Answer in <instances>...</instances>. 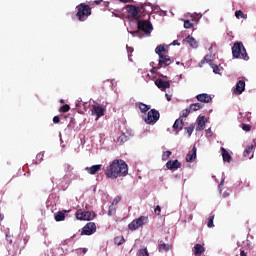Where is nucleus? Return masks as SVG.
Segmentation results:
<instances>
[{"mask_svg": "<svg viewBox=\"0 0 256 256\" xmlns=\"http://www.w3.org/2000/svg\"><path fill=\"white\" fill-rule=\"evenodd\" d=\"M129 166L123 159H115L106 167L105 175L108 179H118V177H127Z\"/></svg>", "mask_w": 256, "mask_h": 256, "instance_id": "1", "label": "nucleus"}, {"mask_svg": "<svg viewBox=\"0 0 256 256\" xmlns=\"http://www.w3.org/2000/svg\"><path fill=\"white\" fill-rule=\"evenodd\" d=\"M155 53L158 54L159 60H158V69H161V67H169L171 63H173V60L169 55H167V48L163 45H159L155 48Z\"/></svg>", "mask_w": 256, "mask_h": 256, "instance_id": "2", "label": "nucleus"}, {"mask_svg": "<svg viewBox=\"0 0 256 256\" xmlns=\"http://www.w3.org/2000/svg\"><path fill=\"white\" fill-rule=\"evenodd\" d=\"M232 56L234 59H244V61H249V55H247V50L243 46V42H236L232 46Z\"/></svg>", "mask_w": 256, "mask_h": 256, "instance_id": "3", "label": "nucleus"}, {"mask_svg": "<svg viewBox=\"0 0 256 256\" xmlns=\"http://www.w3.org/2000/svg\"><path fill=\"white\" fill-rule=\"evenodd\" d=\"M77 9V13H76V17L78 19V21H87V18L90 17L91 13H92V9L91 6L85 4V3H81L79 5L76 6Z\"/></svg>", "mask_w": 256, "mask_h": 256, "instance_id": "4", "label": "nucleus"}, {"mask_svg": "<svg viewBox=\"0 0 256 256\" xmlns=\"http://www.w3.org/2000/svg\"><path fill=\"white\" fill-rule=\"evenodd\" d=\"M160 117H161V114L157 110L151 109L148 111V114L144 118V121L145 123H147V125H155V123H157Z\"/></svg>", "mask_w": 256, "mask_h": 256, "instance_id": "5", "label": "nucleus"}, {"mask_svg": "<svg viewBox=\"0 0 256 256\" xmlns=\"http://www.w3.org/2000/svg\"><path fill=\"white\" fill-rule=\"evenodd\" d=\"M126 11L130 15L133 21H139L141 19V9L135 5H126Z\"/></svg>", "mask_w": 256, "mask_h": 256, "instance_id": "6", "label": "nucleus"}, {"mask_svg": "<svg viewBox=\"0 0 256 256\" xmlns=\"http://www.w3.org/2000/svg\"><path fill=\"white\" fill-rule=\"evenodd\" d=\"M148 217L147 216H140L137 219H134L129 225H128V229L130 231H137V229H139L140 227H143V225H145V223H147L148 221Z\"/></svg>", "mask_w": 256, "mask_h": 256, "instance_id": "7", "label": "nucleus"}, {"mask_svg": "<svg viewBox=\"0 0 256 256\" xmlns=\"http://www.w3.org/2000/svg\"><path fill=\"white\" fill-rule=\"evenodd\" d=\"M138 31H143L146 35H150L153 31V25L147 20H137Z\"/></svg>", "mask_w": 256, "mask_h": 256, "instance_id": "8", "label": "nucleus"}, {"mask_svg": "<svg viewBox=\"0 0 256 256\" xmlns=\"http://www.w3.org/2000/svg\"><path fill=\"white\" fill-rule=\"evenodd\" d=\"M76 218L79 221H91L95 219V212L78 210L76 212Z\"/></svg>", "mask_w": 256, "mask_h": 256, "instance_id": "9", "label": "nucleus"}, {"mask_svg": "<svg viewBox=\"0 0 256 256\" xmlns=\"http://www.w3.org/2000/svg\"><path fill=\"white\" fill-rule=\"evenodd\" d=\"M97 231V225L94 222H88L83 228L80 235H93Z\"/></svg>", "mask_w": 256, "mask_h": 256, "instance_id": "10", "label": "nucleus"}, {"mask_svg": "<svg viewBox=\"0 0 256 256\" xmlns=\"http://www.w3.org/2000/svg\"><path fill=\"white\" fill-rule=\"evenodd\" d=\"M155 85L160 89V91H165V89H169L171 87V82L164 81L163 79L159 78L155 80Z\"/></svg>", "mask_w": 256, "mask_h": 256, "instance_id": "11", "label": "nucleus"}, {"mask_svg": "<svg viewBox=\"0 0 256 256\" xmlns=\"http://www.w3.org/2000/svg\"><path fill=\"white\" fill-rule=\"evenodd\" d=\"M92 115H96V119H101L105 115V108L102 106H93Z\"/></svg>", "mask_w": 256, "mask_h": 256, "instance_id": "12", "label": "nucleus"}, {"mask_svg": "<svg viewBox=\"0 0 256 256\" xmlns=\"http://www.w3.org/2000/svg\"><path fill=\"white\" fill-rule=\"evenodd\" d=\"M166 167L170 171H177V169H181V162L179 160H170L166 163Z\"/></svg>", "mask_w": 256, "mask_h": 256, "instance_id": "13", "label": "nucleus"}, {"mask_svg": "<svg viewBox=\"0 0 256 256\" xmlns=\"http://www.w3.org/2000/svg\"><path fill=\"white\" fill-rule=\"evenodd\" d=\"M195 159H197V147L194 146L186 155V161L187 163H192V161H195Z\"/></svg>", "mask_w": 256, "mask_h": 256, "instance_id": "14", "label": "nucleus"}, {"mask_svg": "<svg viewBox=\"0 0 256 256\" xmlns=\"http://www.w3.org/2000/svg\"><path fill=\"white\" fill-rule=\"evenodd\" d=\"M245 91V82L244 80H239L236 84V88L234 89L235 95H241Z\"/></svg>", "mask_w": 256, "mask_h": 256, "instance_id": "15", "label": "nucleus"}, {"mask_svg": "<svg viewBox=\"0 0 256 256\" xmlns=\"http://www.w3.org/2000/svg\"><path fill=\"white\" fill-rule=\"evenodd\" d=\"M196 99L201 103H211V101H213V98L209 94L205 93L197 95Z\"/></svg>", "mask_w": 256, "mask_h": 256, "instance_id": "16", "label": "nucleus"}, {"mask_svg": "<svg viewBox=\"0 0 256 256\" xmlns=\"http://www.w3.org/2000/svg\"><path fill=\"white\" fill-rule=\"evenodd\" d=\"M101 170V164L93 165L91 167H86L85 171L89 173V175H97L99 171Z\"/></svg>", "mask_w": 256, "mask_h": 256, "instance_id": "17", "label": "nucleus"}, {"mask_svg": "<svg viewBox=\"0 0 256 256\" xmlns=\"http://www.w3.org/2000/svg\"><path fill=\"white\" fill-rule=\"evenodd\" d=\"M185 125V122H183V118H178L174 124H173V129L176 131V133H179L183 129Z\"/></svg>", "mask_w": 256, "mask_h": 256, "instance_id": "18", "label": "nucleus"}, {"mask_svg": "<svg viewBox=\"0 0 256 256\" xmlns=\"http://www.w3.org/2000/svg\"><path fill=\"white\" fill-rule=\"evenodd\" d=\"M171 249H173V245L171 244H165V242H163V240H161L159 242V245H158V251L163 252H167V251H171Z\"/></svg>", "mask_w": 256, "mask_h": 256, "instance_id": "19", "label": "nucleus"}, {"mask_svg": "<svg viewBox=\"0 0 256 256\" xmlns=\"http://www.w3.org/2000/svg\"><path fill=\"white\" fill-rule=\"evenodd\" d=\"M65 171L66 174L64 175V179H75V177L73 176L75 174L73 173V168L71 167V165L66 164Z\"/></svg>", "mask_w": 256, "mask_h": 256, "instance_id": "20", "label": "nucleus"}, {"mask_svg": "<svg viewBox=\"0 0 256 256\" xmlns=\"http://www.w3.org/2000/svg\"><path fill=\"white\" fill-rule=\"evenodd\" d=\"M255 148V146L250 145L247 146L244 150V157H246V159H253V149Z\"/></svg>", "mask_w": 256, "mask_h": 256, "instance_id": "21", "label": "nucleus"}, {"mask_svg": "<svg viewBox=\"0 0 256 256\" xmlns=\"http://www.w3.org/2000/svg\"><path fill=\"white\" fill-rule=\"evenodd\" d=\"M220 151L222 153L223 161H226L227 163H231V154H229V151L225 149L224 147L220 148Z\"/></svg>", "mask_w": 256, "mask_h": 256, "instance_id": "22", "label": "nucleus"}, {"mask_svg": "<svg viewBox=\"0 0 256 256\" xmlns=\"http://www.w3.org/2000/svg\"><path fill=\"white\" fill-rule=\"evenodd\" d=\"M130 136H131V135H130L128 132L122 133V134L118 137L117 143H119L120 145H123V143H127V141H129V137H130Z\"/></svg>", "mask_w": 256, "mask_h": 256, "instance_id": "23", "label": "nucleus"}, {"mask_svg": "<svg viewBox=\"0 0 256 256\" xmlns=\"http://www.w3.org/2000/svg\"><path fill=\"white\" fill-rule=\"evenodd\" d=\"M192 251H193V254L196 255V256L197 255H203V252L205 251V247H203V245H201V244H196L193 247Z\"/></svg>", "mask_w": 256, "mask_h": 256, "instance_id": "24", "label": "nucleus"}, {"mask_svg": "<svg viewBox=\"0 0 256 256\" xmlns=\"http://www.w3.org/2000/svg\"><path fill=\"white\" fill-rule=\"evenodd\" d=\"M136 107H138V109L141 111V113H147V111H149V109H151V106L143 103V102H137Z\"/></svg>", "mask_w": 256, "mask_h": 256, "instance_id": "25", "label": "nucleus"}, {"mask_svg": "<svg viewBox=\"0 0 256 256\" xmlns=\"http://www.w3.org/2000/svg\"><path fill=\"white\" fill-rule=\"evenodd\" d=\"M205 123V116L198 117V126L196 131H203V129H205Z\"/></svg>", "mask_w": 256, "mask_h": 256, "instance_id": "26", "label": "nucleus"}, {"mask_svg": "<svg viewBox=\"0 0 256 256\" xmlns=\"http://www.w3.org/2000/svg\"><path fill=\"white\" fill-rule=\"evenodd\" d=\"M186 43H188V45H190V47H193V49H197V40H195V38H193V36H188L186 38Z\"/></svg>", "mask_w": 256, "mask_h": 256, "instance_id": "27", "label": "nucleus"}, {"mask_svg": "<svg viewBox=\"0 0 256 256\" xmlns=\"http://www.w3.org/2000/svg\"><path fill=\"white\" fill-rule=\"evenodd\" d=\"M65 213H67V211L65 210L63 211H59L55 214L54 219L55 221L59 222V221H65Z\"/></svg>", "mask_w": 256, "mask_h": 256, "instance_id": "28", "label": "nucleus"}, {"mask_svg": "<svg viewBox=\"0 0 256 256\" xmlns=\"http://www.w3.org/2000/svg\"><path fill=\"white\" fill-rule=\"evenodd\" d=\"M190 111H199V109H203V104L194 103L189 106Z\"/></svg>", "mask_w": 256, "mask_h": 256, "instance_id": "29", "label": "nucleus"}, {"mask_svg": "<svg viewBox=\"0 0 256 256\" xmlns=\"http://www.w3.org/2000/svg\"><path fill=\"white\" fill-rule=\"evenodd\" d=\"M185 131L188 137H191V135H193V131H195V124H191L190 126L185 127Z\"/></svg>", "mask_w": 256, "mask_h": 256, "instance_id": "30", "label": "nucleus"}, {"mask_svg": "<svg viewBox=\"0 0 256 256\" xmlns=\"http://www.w3.org/2000/svg\"><path fill=\"white\" fill-rule=\"evenodd\" d=\"M236 19H247V14L243 13L241 10L235 12Z\"/></svg>", "mask_w": 256, "mask_h": 256, "instance_id": "31", "label": "nucleus"}, {"mask_svg": "<svg viewBox=\"0 0 256 256\" xmlns=\"http://www.w3.org/2000/svg\"><path fill=\"white\" fill-rule=\"evenodd\" d=\"M115 245H123L125 243V238L123 236H118L114 238Z\"/></svg>", "mask_w": 256, "mask_h": 256, "instance_id": "32", "label": "nucleus"}, {"mask_svg": "<svg viewBox=\"0 0 256 256\" xmlns=\"http://www.w3.org/2000/svg\"><path fill=\"white\" fill-rule=\"evenodd\" d=\"M189 113H191V110L189 108L182 110V112L180 114V119H185V118L189 117Z\"/></svg>", "mask_w": 256, "mask_h": 256, "instance_id": "33", "label": "nucleus"}, {"mask_svg": "<svg viewBox=\"0 0 256 256\" xmlns=\"http://www.w3.org/2000/svg\"><path fill=\"white\" fill-rule=\"evenodd\" d=\"M70 109H71V107L69 106V104H65L59 108V112L60 113H68V111H70Z\"/></svg>", "mask_w": 256, "mask_h": 256, "instance_id": "34", "label": "nucleus"}, {"mask_svg": "<svg viewBox=\"0 0 256 256\" xmlns=\"http://www.w3.org/2000/svg\"><path fill=\"white\" fill-rule=\"evenodd\" d=\"M172 155V152L167 150L165 152H163L162 154V161H167V159H169Z\"/></svg>", "mask_w": 256, "mask_h": 256, "instance_id": "35", "label": "nucleus"}, {"mask_svg": "<svg viewBox=\"0 0 256 256\" xmlns=\"http://www.w3.org/2000/svg\"><path fill=\"white\" fill-rule=\"evenodd\" d=\"M214 219H215V215L209 216L208 222H207V227H209V228L215 227V224H213Z\"/></svg>", "mask_w": 256, "mask_h": 256, "instance_id": "36", "label": "nucleus"}, {"mask_svg": "<svg viewBox=\"0 0 256 256\" xmlns=\"http://www.w3.org/2000/svg\"><path fill=\"white\" fill-rule=\"evenodd\" d=\"M191 27H193V23H191V21H189V20H185L184 21V29H191Z\"/></svg>", "mask_w": 256, "mask_h": 256, "instance_id": "37", "label": "nucleus"}, {"mask_svg": "<svg viewBox=\"0 0 256 256\" xmlns=\"http://www.w3.org/2000/svg\"><path fill=\"white\" fill-rule=\"evenodd\" d=\"M211 65V67H212V69H213V73H216V74H219V71H221L220 69H219V66H217V64H210Z\"/></svg>", "mask_w": 256, "mask_h": 256, "instance_id": "38", "label": "nucleus"}, {"mask_svg": "<svg viewBox=\"0 0 256 256\" xmlns=\"http://www.w3.org/2000/svg\"><path fill=\"white\" fill-rule=\"evenodd\" d=\"M243 131H251V125L249 124H242Z\"/></svg>", "mask_w": 256, "mask_h": 256, "instance_id": "39", "label": "nucleus"}, {"mask_svg": "<svg viewBox=\"0 0 256 256\" xmlns=\"http://www.w3.org/2000/svg\"><path fill=\"white\" fill-rule=\"evenodd\" d=\"M121 201V197L120 196H116L112 202V205H117L119 202Z\"/></svg>", "mask_w": 256, "mask_h": 256, "instance_id": "40", "label": "nucleus"}, {"mask_svg": "<svg viewBox=\"0 0 256 256\" xmlns=\"http://www.w3.org/2000/svg\"><path fill=\"white\" fill-rule=\"evenodd\" d=\"M155 215H161V206H156L154 209Z\"/></svg>", "mask_w": 256, "mask_h": 256, "instance_id": "41", "label": "nucleus"}, {"mask_svg": "<svg viewBox=\"0 0 256 256\" xmlns=\"http://www.w3.org/2000/svg\"><path fill=\"white\" fill-rule=\"evenodd\" d=\"M53 123H61V119L59 118V116H54Z\"/></svg>", "mask_w": 256, "mask_h": 256, "instance_id": "42", "label": "nucleus"}, {"mask_svg": "<svg viewBox=\"0 0 256 256\" xmlns=\"http://www.w3.org/2000/svg\"><path fill=\"white\" fill-rule=\"evenodd\" d=\"M120 3H133V0H119Z\"/></svg>", "mask_w": 256, "mask_h": 256, "instance_id": "43", "label": "nucleus"}, {"mask_svg": "<svg viewBox=\"0 0 256 256\" xmlns=\"http://www.w3.org/2000/svg\"><path fill=\"white\" fill-rule=\"evenodd\" d=\"M101 3H103V0H95L94 1L95 5H101Z\"/></svg>", "mask_w": 256, "mask_h": 256, "instance_id": "44", "label": "nucleus"}, {"mask_svg": "<svg viewBox=\"0 0 256 256\" xmlns=\"http://www.w3.org/2000/svg\"><path fill=\"white\" fill-rule=\"evenodd\" d=\"M71 123H73V125H75V118H71L70 124L68 125V127H73V126L71 125Z\"/></svg>", "mask_w": 256, "mask_h": 256, "instance_id": "45", "label": "nucleus"}, {"mask_svg": "<svg viewBox=\"0 0 256 256\" xmlns=\"http://www.w3.org/2000/svg\"><path fill=\"white\" fill-rule=\"evenodd\" d=\"M127 51H128V53H133V48H132V47L127 46Z\"/></svg>", "mask_w": 256, "mask_h": 256, "instance_id": "46", "label": "nucleus"}, {"mask_svg": "<svg viewBox=\"0 0 256 256\" xmlns=\"http://www.w3.org/2000/svg\"><path fill=\"white\" fill-rule=\"evenodd\" d=\"M165 97H166L167 101H171V95L165 94Z\"/></svg>", "mask_w": 256, "mask_h": 256, "instance_id": "47", "label": "nucleus"}, {"mask_svg": "<svg viewBox=\"0 0 256 256\" xmlns=\"http://www.w3.org/2000/svg\"><path fill=\"white\" fill-rule=\"evenodd\" d=\"M240 256H247V253H245V250H241Z\"/></svg>", "mask_w": 256, "mask_h": 256, "instance_id": "48", "label": "nucleus"}, {"mask_svg": "<svg viewBox=\"0 0 256 256\" xmlns=\"http://www.w3.org/2000/svg\"><path fill=\"white\" fill-rule=\"evenodd\" d=\"M172 45H179V41H178V40H174V41L172 42Z\"/></svg>", "mask_w": 256, "mask_h": 256, "instance_id": "49", "label": "nucleus"}, {"mask_svg": "<svg viewBox=\"0 0 256 256\" xmlns=\"http://www.w3.org/2000/svg\"><path fill=\"white\" fill-rule=\"evenodd\" d=\"M88 249L87 248H83L82 249V253L85 255V253H87Z\"/></svg>", "mask_w": 256, "mask_h": 256, "instance_id": "50", "label": "nucleus"}, {"mask_svg": "<svg viewBox=\"0 0 256 256\" xmlns=\"http://www.w3.org/2000/svg\"><path fill=\"white\" fill-rule=\"evenodd\" d=\"M76 107H81V102L80 101L76 102Z\"/></svg>", "mask_w": 256, "mask_h": 256, "instance_id": "51", "label": "nucleus"}, {"mask_svg": "<svg viewBox=\"0 0 256 256\" xmlns=\"http://www.w3.org/2000/svg\"><path fill=\"white\" fill-rule=\"evenodd\" d=\"M137 33H139V31H134L132 32V35H137Z\"/></svg>", "mask_w": 256, "mask_h": 256, "instance_id": "52", "label": "nucleus"}, {"mask_svg": "<svg viewBox=\"0 0 256 256\" xmlns=\"http://www.w3.org/2000/svg\"><path fill=\"white\" fill-rule=\"evenodd\" d=\"M111 206L109 207L108 215H111Z\"/></svg>", "mask_w": 256, "mask_h": 256, "instance_id": "53", "label": "nucleus"}, {"mask_svg": "<svg viewBox=\"0 0 256 256\" xmlns=\"http://www.w3.org/2000/svg\"><path fill=\"white\" fill-rule=\"evenodd\" d=\"M203 63H205V60H202V61L200 62V67H201V65H203Z\"/></svg>", "mask_w": 256, "mask_h": 256, "instance_id": "54", "label": "nucleus"}, {"mask_svg": "<svg viewBox=\"0 0 256 256\" xmlns=\"http://www.w3.org/2000/svg\"><path fill=\"white\" fill-rule=\"evenodd\" d=\"M113 15H115L116 17H119V14H115V13H113Z\"/></svg>", "mask_w": 256, "mask_h": 256, "instance_id": "55", "label": "nucleus"}, {"mask_svg": "<svg viewBox=\"0 0 256 256\" xmlns=\"http://www.w3.org/2000/svg\"><path fill=\"white\" fill-rule=\"evenodd\" d=\"M224 182H225V180H224V179H222V180H221V183H224Z\"/></svg>", "mask_w": 256, "mask_h": 256, "instance_id": "56", "label": "nucleus"}, {"mask_svg": "<svg viewBox=\"0 0 256 256\" xmlns=\"http://www.w3.org/2000/svg\"><path fill=\"white\" fill-rule=\"evenodd\" d=\"M129 59H131V54L128 55Z\"/></svg>", "mask_w": 256, "mask_h": 256, "instance_id": "57", "label": "nucleus"}, {"mask_svg": "<svg viewBox=\"0 0 256 256\" xmlns=\"http://www.w3.org/2000/svg\"><path fill=\"white\" fill-rule=\"evenodd\" d=\"M112 209H113V206H111L110 211H113Z\"/></svg>", "mask_w": 256, "mask_h": 256, "instance_id": "58", "label": "nucleus"}, {"mask_svg": "<svg viewBox=\"0 0 256 256\" xmlns=\"http://www.w3.org/2000/svg\"><path fill=\"white\" fill-rule=\"evenodd\" d=\"M201 17H203L202 15L199 16V19H201Z\"/></svg>", "mask_w": 256, "mask_h": 256, "instance_id": "59", "label": "nucleus"}]
</instances>
